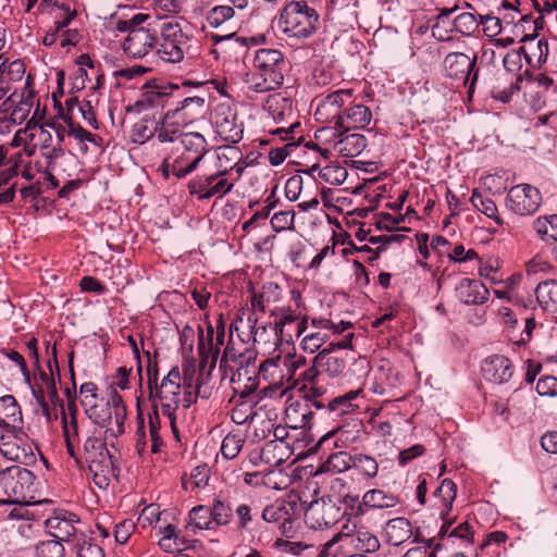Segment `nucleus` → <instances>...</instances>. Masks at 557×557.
I'll use <instances>...</instances> for the list:
<instances>
[{
  "label": "nucleus",
  "instance_id": "35",
  "mask_svg": "<svg viewBox=\"0 0 557 557\" xmlns=\"http://www.w3.org/2000/svg\"><path fill=\"white\" fill-rule=\"evenodd\" d=\"M535 296L540 307L545 311L557 312V281L546 280L537 284Z\"/></svg>",
  "mask_w": 557,
  "mask_h": 557
},
{
  "label": "nucleus",
  "instance_id": "10",
  "mask_svg": "<svg viewBox=\"0 0 557 557\" xmlns=\"http://www.w3.org/2000/svg\"><path fill=\"white\" fill-rule=\"evenodd\" d=\"M304 511V503L298 495H288L277 499L262 510V519L278 525L281 533L287 537L295 532L294 522Z\"/></svg>",
  "mask_w": 557,
  "mask_h": 557
},
{
  "label": "nucleus",
  "instance_id": "28",
  "mask_svg": "<svg viewBox=\"0 0 557 557\" xmlns=\"http://www.w3.org/2000/svg\"><path fill=\"white\" fill-rule=\"evenodd\" d=\"M178 86L170 85L169 87L145 86L136 107L146 109L153 107H164L172 96V91H178Z\"/></svg>",
  "mask_w": 557,
  "mask_h": 557
},
{
  "label": "nucleus",
  "instance_id": "20",
  "mask_svg": "<svg viewBox=\"0 0 557 557\" xmlns=\"http://www.w3.org/2000/svg\"><path fill=\"white\" fill-rule=\"evenodd\" d=\"M253 67L272 81L283 85L285 61L283 53L276 49L262 48L256 52L253 59Z\"/></svg>",
  "mask_w": 557,
  "mask_h": 557
},
{
  "label": "nucleus",
  "instance_id": "37",
  "mask_svg": "<svg viewBox=\"0 0 557 557\" xmlns=\"http://www.w3.org/2000/svg\"><path fill=\"white\" fill-rule=\"evenodd\" d=\"M533 228L545 244L557 243V214L539 216L533 222Z\"/></svg>",
  "mask_w": 557,
  "mask_h": 557
},
{
  "label": "nucleus",
  "instance_id": "49",
  "mask_svg": "<svg viewBox=\"0 0 557 557\" xmlns=\"http://www.w3.org/2000/svg\"><path fill=\"white\" fill-rule=\"evenodd\" d=\"M319 176L331 185H342L346 181L348 172L342 165L330 164L320 169Z\"/></svg>",
  "mask_w": 557,
  "mask_h": 557
},
{
  "label": "nucleus",
  "instance_id": "64",
  "mask_svg": "<svg viewBox=\"0 0 557 557\" xmlns=\"http://www.w3.org/2000/svg\"><path fill=\"white\" fill-rule=\"evenodd\" d=\"M536 392L540 396H557V377L543 375L536 383Z\"/></svg>",
  "mask_w": 557,
  "mask_h": 557
},
{
  "label": "nucleus",
  "instance_id": "40",
  "mask_svg": "<svg viewBox=\"0 0 557 557\" xmlns=\"http://www.w3.org/2000/svg\"><path fill=\"white\" fill-rule=\"evenodd\" d=\"M54 106L59 111V114L64 120V122L70 126L67 134L81 143L89 141L96 143V135L83 128L81 125H75L73 123L72 117L69 114H64L61 102L57 98V94H53Z\"/></svg>",
  "mask_w": 557,
  "mask_h": 557
},
{
  "label": "nucleus",
  "instance_id": "7",
  "mask_svg": "<svg viewBox=\"0 0 557 557\" xmlns=\"http://www.w3.org/2000/svg\"><path fill=\"white\" fill-rule=\"evenodd\" d=\"M319 15L305 1L287 3L280 15L278 27L289 38L306 39L317 30Z\"/></svg>",
  "mask_w": 557,
  "mask_h": 557
},
{
  "label": "nucleus",
  "instance_id": "38",
  "mask_svg": "<svg viewBox=\"0 0 557 557\" xmlns=\"http://www.w3.org/2000/svg\"><path fill=\"white\" fill-rule=\"evenodd\" d=\"M352 469L360 478L370 481L375 479L379 474V462L371 455L357 453L354 455Z\"/></svg>",
  "mask_w": 557,
  "mask_h": 557
},
{
  "label": "nucleus",
  "instance_id": "6",
  "mask_svg": "<svg viewBox=\"0 0 557 557\" xmlns=\"http://www.w3.org/2000/svg\"><path fill=\"white\" fill-rule=\"evenodd\" d=\"M168 145H172V151L177 154L174 168L181 176H188L205 161L208 143L200 133L181 131L180 136Z\"/></svg>",
  "mask_w": 557,
  "mask_h": 557
},
{
  "label": "nucleus",
  "instance_id": "51",
  "mask_svg": "<svg viewBox=\"0 0 557 557\" xmlns=\"http://www.w3.org/2000/svg\"><path fill=\"white\" fill-rule=\"evenodd\" d=\"M214 525H227L233 517V508L221 499H214L210 507Z\"/></svg>",
  "mask_w": 557,
  "mask_h": 557
},
{
  "label": "nucleus",
  "instance_id": "54",
  "mask_svg": "<svg viewBox=\"0 0 557 557\" xmlns=\"http://www.w3.org/2000/svg\"><path fill=\"white\" fill-rule=\"evenodd\" d=\"M388 534L395 539V543H401L410 536V522L406 518H395L388 522Z\"/></svg>",
  "mask_w": 557,
  "mask_h": 557
},
{
  "label": "nucleus",
  "instance_id": "61",
  "mask_svg": "<svg viewBox=\"0 0 557 557\" xmlns=\"http://www.w3.org/2000/svg\"><path fill=\"white\" fill-rule=\"evenodd\" d=\"M237 518V528L239 530H247L257 516V512H252V507L249 504L243 503L235 506L233 509Z\"/></svg>",
  "mask_w": 557,
  "mask_h": 557
},
{
  "label": "nucleus",
  "instance_id": "16",
  "mask_svg": "<svg viewBox=\"0 0 557 557\" xmlns=\"http://www.w3.org/2000/svg\"><path fill=\"white\" fill-rule=\"evenodd\" d=\"M476 57L471 58L463 52H450L443 60V73L446 77L467 84L471 76L469 94L473 91L478 79Z\"/></svg>",
  "mask_w": 557,
  "mask_h": 557
},
{
  "label": "nucleus",
  "instance_id": "15",
  "mask_svg": "<svg viewBox=\"0 0 557 557\" xmlns=\"http://www.w3.org/2000/svg\"><path fill=\"white\" fill-rule=\"evenodd\" d=\"M542 205L541 191L530 184L512 186L506 197V207L515 214L528 216L536 213Z\"/></svg>",
  "mask_w": 557,
  "mask_h": 557
},
{
  "label": "nucleus",
  "instance_id": "63",
  "mask_svg": "<svg viewBox=\"0 0 557 557\" xmlns=\"http://www.w3.org/2000/svg\"><path fill=\"white\" fill-rule=\"evenodd\" d=\"M357 547L367 553H373L380 548V542L375 535L367 531H359L356 535Z\"/></svg>",
  "mask_w": 557,
  "mask_h": 557
},
{
  "label": "nucleus",
  "instance_id": "53",
  "mask_svg": "<svg viewBox=\"0 0 557 557\" xmlns=\"http://www.w3.org/2000/svg\"><path fill=\"white\" fill-rule=\"evenodd\" d=\"M71 419L67 420L64 409H62V426L65 440L78 441V424L76 419V407L74 404L69 403L67 406Z\"/></svg>",
  "mask_w": 557,
  "mask_h": 557
},
{
  "label": "nucleus",
  "instance_id": "12",
  "mask_svg": "<svg viewBox=\"0 0 557 557\" xmlns=\"http://www.w3.org/2000/svg\"><path fill=\"white\" fill-rule=\"evenodd\" d=\"M0 454L8 460L24 465L35 460L33 442L21 428L7 429L0 434Z\"/></svg>",
  "mask_w": 557,
  "mask_h": 557
},
{
  "label": "nucleus",
  "instance_id": "33",
  "mask_svg": "<svg viewBox=\"0 0 557 557\" xmlns=\"http://www.w3.org/2000/svg\"><path fill=\"white\" fill-rule=\"evenodd\" d=\"M259 375H249L247 368H239L232 374L231 384L234 393L244 399L253 394L259 386Z\"/></svg>",
  "mask_w": 557,
  "mask_h": 557
},
{
  "label": "nucleus",
  "instance_id": "4",
  "mask_svg": "<svg viewBox=\"0 0 557 557\" xmlns=\"http://www.w3.org/2000/svg\"><path fill=\"white\" fill-rule=\"evenodd\" d=\"M248 8V0H226L223 4L212 7L205 15L209 27L220 30L212 34L211 40L216 45L234 38L243 22L242 12Z\"/></svg>",
  "mask_w": 557,
  "mask_h": 557
},
{
  "label": "nucleus",
  "instance_id": "47",
  "mask_svg": "<svg viewBox=\"0 0 557 557\" xmlns=\"http://www.w3.org/2000/svg\"><path fill=\"white\" fill-rule=\"evenodd\" d=\"M250 335L253 339V343H258V344L262 343L264 345L270 344L273 346L280 345L276 322L274 324L264 323V324L258 325L251 332Z\"/></svg>",
  "mask_w": 557,
  "mask_h": 557
},
{
  "label": "nucleus",
  "instance_id": "17",
  "mask_svg": "<svg viewBox=\"0 0 557 557\" xmlns=\"http://www.w3.org/2000/svg\"><path fill=\"white\" fill-rule=\"evenodd\" d=\"M351 89H338L325 96L318 104L314 116L321 123H335L336 129L343 127L344 111L342 108L350 102Z\"/></svg>",
  "mask_w": 557,
  "mask_h": 557
},
{
  "label": "nucleus",
  "instance_id": "48",
  "mask_svg": "<svg viewBox=\"0 0 557 557\" xmlns=\"http://www.w3.org/2000/svg\"><path fill=\"white\" fill-rule=\"evenodd\" d=\"M362 431V423L359 420H354L352 423H347L338 426L336 430L332 431L327 435H335L338 441H341L344 445H349L355 443Z\"/></svg>",
  "mask_w": 557,
  "mask_h": 557
},
{
  "label": "nucleus",
  "instance_id": "30",
  "mask_svg": "<svg viewBox=\"0 0 557 557\" xmlns=\"http://www.w3.org/2000/svg\"><path fill=\"white\" fill-rule=\"evenodd\" d=\"M367 147V139L362 134H344L334 141L333 149L343 157L354 158L359 156Z\"/></svg>",
  "mask_w": 557,
  "mask_h": 557
},
{
  "label": "nucleus",
  "instance_id": "57",
  "mask_svg": "<svg viewBox=\"0 0 557 557\" xmlns=\"http://www.w3.org/2000/svg\"><path fill=\"white\" fill-rule=\"evenodd\" d=\"M64 547L58 540L42 541L36 545L37 557H63Z\"/></svg>",
  "mask_w": 557,
  "mask_h": 557
},
{
  "label": "nucleus",
  "instance_id": "23",
  "mask_svg": "<svg viewBox=\"0 0 557 557\" xmlns=\"http://www.w3.org/2000/svg\"><path fill=\"white\" fill-rule=\"evenodd\" d=\"M163 116L156 121L153 119H141L134 124L132 128V139L135 144L143 145L154 136L158 141L162 145H168V141H173L172 138H162L161 132H163Z\"/></svg>",
  "mask_w": 557,
  "mask_h": 557
},
{
  "label": "nucleus",
  "instance_id": "29",
  "mask_svg": "<svg viewBox=\"0 0 557 557\" xmlns=\"http://www.w3.org/2000/svg\"><path fill=\"white\" fill-rule=\"evenodd\" d=\"M197 348L200 369H205L207 364H209L210 369L214 368L219 354L214 343V327L210 323L207 325V335L200 330Z\"/></svg>",
  "mask_w": 557,
  "mask_h": 557
},
{
  "label": "nucleus",
  "instance_id": "26",
  "mask_svg": "<svg viewBox=\"0 0 557 557\" xmlns=\"http://www.w3.org/2000/svg\"><path fill=\"white\" fill-rule=\"evenodd\" d=\"M520 51L531 67H541L547 60L548 42L539 36L524 37Z\"/></svg>",
  "mask_w": 557,
  "mask_h": 557
},
{
  "label": "nucleus",
  "instance_id": "32",
  "mask_svg": "<svg viewBox=\"0 0 557 557\" xmlns=\"http://www.w3.org/2000/svg\"><path fill=\"white\" fill-rule=\"evenodd\" d=\"M22 422V410L16 399L12 395L0 397V426L4 430L18 428L16 424Z\"/></svg>",
  "mask_w": 557,
  "mask_h": 557
},
{
  "label": "nucleus",
  "instance_id": "2",
  "mask_svg": "<svg viewBox=\"0 0 557 557\" xmlns=\"http://www.w3.org/2000/svg\"><path fill=\"white\" fill-rule=\"evenodd\" d=\"M108 438L101 432L94 431L83 445V457L92 474L94 483L102 490L109 486L111 478L119 475V469L107 447Z\"/></svg>",
  "mask_w": 557,
  "mask_h": 557
},
{
  "label": "nucleus",
  "instance_id": "22",
  "mask_svg": "<svg viewBox=\"0 0 557 557\" xmlns=\"http://www.w3.org/2000/svg\"><path fill=\"white\" fill-rule=\"evenodd\" d=\"M276 325L280 344L289 343L295 336H302L309 329L307 317H300L292 310L283 311Z\"/></svg>",
  "mask_w": 557,
  "mask_h": 557
},
{
  "label": "nucleus",
  "instance_id": "58",
  "mask_svg": "<svg viewBox=\"0 0 557 557\" xmlns=\"http://www.w3.org/2000/svg\"><path fill=\"white\" fill-rule=\"evenodd\" d=\"M479 23L472 13H461L454 18V28L462 35H471L478 28Z\"/></svg>",
  "mask_w": 557,
  "mask_h": 557
},
{
  "label": "nucleus",
  "instance_id": "52",
  "mask_svg": "<svg viewBox=\"0 0 557 557\" xmlns=\"http://www.w3.org/2000/svg\"><path fill=\"white\" fill-rule=\"evenodd\" d=\"M326 339L327 334L325 332L310 330L302 335L300 345L306 352L314 354L322 347Z\"/></svg>",
  "mask_w": 557,
  "mask_h": 557
},
{
  "label": "nucleus",
  "instance_id": "44",
  "mask_svg": "<svg viewBox=\"0 0 557 557\" xmlns=\"http://www.w3.org/2000/svg\"><path fill=\"white\" fill-rule=\"evenodd\" d=\"M214 522L210 507L198 505L189 511V527L199 530H212Z\"/></svg>",
  "mask_w": 557,
  "mask_h": 557
},
{
  "label": "nucleus",
  "instance_id": "41",
  "mask_svg": "<svg viewBox=\"0 0 557 557\" xmlns=\"http://www.w3.org/2000/svg\"><path fill=\"white\" fill-rule=\"evenodd\" d=\"M352 466L354 455H350L349 453L342 450L331 454L329 458L323 462L322 469L324 471L342 473L349 469H352Z\"/></svg>",
  "mask_w": 557,
  "mask_h": 557
},
{
  "label": "nucleus",
  "instance_id": "18",
  "mask_svg": "<svg viewBox=\"0 0 557 557\" xmlns=\"http://www.w3.org/2000/svg\"><path fill=\"white\" fill-rule=\"evenodd\" d=\"M304 503L306 523L312 529H322L335 524L341 516V508L330 497L312 500L308 506Z\"/></svg>",
  "mask_w": 557,
  "mask_h": 557
},
{
  "label": "nucleus",
  "instance_id": "1",
  "mask_svg": "<svg viewBox=\"0 0 557 557\" xmlns=\"http://www.w3.org/2000/svg\"><path fill=\"white\" fill-rule=\"evenodd\" d=\"M149 17L148 14L137 13L128 20H119L115 23V30L127 33L123 41V50L127 57L143 59L154 52L159 41V32L150 25H144Z\"/></svg>",
  "mask_w": 557,
  "mask_h": 557
},
{
  "label": "nucleus",
  "instance_id": "25",
  "mask_svg": "<svg viewBox=\"0 0 557 557\" xmlns=\"http://www.w3.org/2000/svg\"><path fill=\"white\" fill-rule=\"evenodd\" d=\"M76 522H78L76 515L64 512L48 518L46 528L54 540L60 543L69 542L76 534Z\"/></svg>",
  "mask_w": 557,
  "mask_h": 557
},
{
  "label": "nucleus",
  "instance_id": "50",
  "mask_svg": "<svg viewBox=\"0 0 557 557\" xmlns=\"http://www.w3.org/2000/svg\"><path fill=\"white\" fill-rule=\"evenodd\" d=\"M209 481V469L206 465L194 468L188 479L183 478L182 485L185 490L203 487Z\"/></svg>",
  "mask_w": 557,
  "mask_h": 557
},
{
  "label": "nucleus",
  "instance_id": "56",
  "mask_svg": "<svg viewBox=\"0 0 557 557\" xmlns=\"http://www.w3.org/2000/svg\"><path fill=\"white\" fill-rule=\"evenodd\" d=\"M295 212L293 210L278 211L271 218V226L276 233L294 230Z\"/></svg>",
  "mask_w": 557,
  "mask_h": 557
},
{
  "label": "nucleus",
  "instance_id": "31",
  "mask_svg": "<svg viewBox=\"0 0 557 557\" xmlns=\"http://www.w3.org/2000/svg\"><path fill=\"white\" fill-rule=\"evenodd\" d=\"M372 119L370 109L363 104H354L344 111L341 132L348 133L352 128H364Z\"/></svg>",
  "mask_w": 557,
  "mask_h": 557
},
{
  "label": "nucleus",
  "instance_id": "3",
  "mask_svg": "<svg viewBox=\"0 0 557 557\" xmlns=\"http://www.w3.org/2000/svg\"><path fill=\"white\" fill-rule=\"evenodd\" d=\"M84 410L94 424L103 429L106 437L116 438L124 433L126 407L116 392L107 401L101 399L92 405L86 401Z\"/></svg>",
  "mask_w": 557,
  "mask_h": 557
},
{
  "label": "nucleus",
  "instance_id": "5",
  "mask_svg": "<svg viewBox=\"0 0 557 557\" xmlns=\"http://www.w3.org/2000/svg\"><path fill=\"white\" fill-rule=\"evenodd\" d=\"M148 387L152 393V387L157 388L158 398L160 400L161 412L168 418L169 424L176 435L178 433L176 426V410L180 406V392H181V372L178 367H173L168 375H165L160 385L158 386V370L154 366L153 370L148 364Z\"/></svg>",
  "mask_w": 557,
  "mask_h": 557
},
{
  "label": "nucleus",
  "instance_id": "21",
  "mask_svg": "<svg viewBox=\"0 0 557 557\" xmlns=\"http://www.w3.org/2000/svg\"><path fill=\"white\" fill-rule=\"evenodd\" d=\"M481 371L486 381L502 385L511 380L515 373V367L506 356L493 355L483 361Z\"/></svg>",
  "mask_w": 557,
  "mask_h": 557
},
{
  "label": "nucleus",
  "instance_id": "19",
  "mask_svg": "<svg viewBox=\"0 0 557 557\" xmlns=\"http://www.w3.org/2000/svg\"><path fill=\"white\" fill-rule=\"evenodd\" d=\"M352 337V333L347 334L342 341L331 343L314 357V364H318L320 372L331 377H337L344 372L346 360L338 356L336 350L351 348Z\"/></svg>",
  "mask_w": 557,
  "mask_h": 557
},
{
  "label": "nucleus",
  "instance_id": "27",
  "mask_svg": "<svg viewBox=\"0 0 557 557\" xmlns=\"http://www.w3.org/2000/svg\"><path fill=\"white\" fill-rule=\"evenodd\" d=\"M457 494V486L456 484L449 480L444 479L441 483V485L435 490L434 497L438 498L442 503L443 509L440 512L441 518L444 521V524L442 525L440 530V535L444 536V534L447 532L448 527L453 523V519L448 518L449 511L453 508V504L455 502Z\"/></svg>",
  "mask_w": 557,
  "mask_h": 557
},
{
  "label": "nucleus",
  "instance_id": "39",
  "mask_svg": "<svg viewBox=\"0 0 557 557\" xmlns=\"http://www.w3.org/2000/svg\"><path fill=\"white\" fill-rule=\"evenodd\" d=\"M470 201L476 210L484 213L487 218L494 220L497 225L502 226L504 224V221L498 214L497 207L493 199L488 197H483L482 194L474 190L472 193Z\"/></svg>",
  "mask_w": 557,
  "mask_h": 557
},
{
  "label": "nucleus",
  "instance_id": "60",
  "mask_svg": "<svg viewBox=\"0 0 557 557\" xmlns=\"http://www.w3.org/2000/svg\"><path fill=\"white\" fill-rule=\"evenodd\" d=\"M261 484L268 488L281 491L287 486V478L280 470L261 472Z\"/></svg>",
  "mask_w": 557,
  "mask_h": 557
},
{
  "label": "nucleus",
  "instance_id": "11",
  "mask_svg": "<svg viewBox=\"0 0 557 557\" xmlns=\"http://www.w3.org/2000/svg\"><path fill=\"white\" fill-rule=\"evenodd\" d=\"M187 46L188 36L180 24L169 22L162 24L154 52L164 62L178 63L183 61Z\"/></svg>",
  "mask_w": 557,
  "mask_h": 557
},
{
  "label": "nucleus",
  "instance_id": "43",
  "mask_svg": "<svg viewBox=\"0 0 557 557\" xmlns=\"http://www.w3.org/2000/svg\"><path fill=\"white\" fill-rule=\"evenodd\" d=\"M361 393L360 389L358 391H350L344 395L337 396L327 403V409L330 412H334L336 416H342L345 413H348L357 408L352 404V400L356 399L359 394Z\"/></svg>",
  "mask_w": 557,
  "mask_h": 557
},
{
  "label": "nucleus",
  "instance_id": "55",
  "mask_svg": "<svg viewBox=\"0 0 557 557\" xmlns=\"http://www.w3.org/2000/svg\"><path fill=\"white\" fill-rule=\"evenodd\" d=\"M7 61L0 64V74L12 84L21 82L25 75V65L21 60H14L5 65Z\"/></svg>",
  "mask_w": 557,
  "mask_h": 557
},
{
  "label": "nucleus",
  "instance_id": "8",
  "mask_svg": "<svg viewBox=\"0 0 557 557\" xmlns=\"http://www.w3.org/2000/svg\"><path fill=\"white\" fill-rule=\"evenodd\" d=\"M34 480V473L25 468L0 466V491L7 496L5 499H0V505H29L28 497Z\"/></svg>",
  "mask_w": 557,
  "mask_h": 557
},
{
  "label": "nucleus",
  "instance_id": "36",
  "mask_svg": "<svg viewBox=\"0 0 557 557\" xmlns=\"http://www.w3.org/2000/svg\"><path fill=\"white\" fill-rule=\"evenodd\" d=\"M243 153L236 146L226 145L220 147L216 153V170L226 175L242 161Z\"/></svg>",
  "mask_w": 557,
  "mask_h": 557
},
{
  "label": "nucleus",
  "instance_id": "62",
  "mask_svg": "<svg viewBox=\"0 0 557 557\" xmlns=\"http://www.w3.org/2000/svg\"><path fill=\"white\" fill-rule=\"evenodd\" d=\"M159 546L166 553H180L187 548V541L177 535L170 537V535H162L159 540Z\"/></svg>",
  "mask_w": 557,
  "mask_h": 557
},
{
  "label": "nucleus",
  "instance_id": "46",
  "mask_svg": "<svg viewBox=\"0 0 557 557\" xmlns=\"http://www.w3.org/2000/svg\"><path fill=\"white\" fill-rule=\"evenodd\" d=\"M245 436L239 432H230L222 441L221 453L225 459H234L243 449Z\"/></svg>",
  "mask_w": 557,
  "mask_h": 557
},
{
  "label": "nucleus",
  "instance_id": "13",
  "mask_svg": "<svg viewBox=\"0 0 557 557\" xmlns=\"http://www.w3.org/2000/svg\"><path fill=\"white\" fill-rule=\"evenodd\" d=\"M233 187L234 183L230 182L223 174H220L218 170L197 175L187 184L189 194L196 196L200 201L213 197L222 198L228 194Z\"/></svg>",
  "mask_w": 557,
  "mask_h": 557
},
{
  "label": "nucleus",
  "instance_id": "45",
  "mask_svg": "<svg viewBox=\"0 0 557 557\" xmlns=\"http://www.w3.org/2000/svg\"><path fill=\"white\" fill-rule=\"evenodd\" d=\"M246 83L250 90H253V91L260 92V94L275 90L276 88H278L281 86L278 83H276L274 81H272L270 83L269 77L263 75L262 72L256 70L255 67H253L252 72L247 74Z\"/></svg>",
  "mask_w": 557,
  "mask_h": 557
},
{
  "label": "nucleus",
  "instance_id": "9",
  "mask_svg": "<svg viewBox=\"0 0 557 557\" xmlns=\"http://www.w3.org/2000/svg\"><path fill=\"white\" fill-rule=\"evenodd\" d=\"M205 106V99L198 96L186 97L177 102L174 109L168 110L163 114V132L162 138H172L174 140L180 136L181 131H184L191 124L198 115L201 114Z\"/></svg>",
  "mask_w": 557,
  "mask_h": 557
},
{
  "label": "nucleus",
  "instance_id": "34",
  "mask_svg": "<svg viewBox=\"0 0 557 557\" xmlns=\"http://www.w3.org/2000/svg\"><path fill=\"white\" fill-rule=\"evenodd\" d=\"M399 503L398 496L381 488L368 490L362 496V505L371 509H389Z\"/></svg>",
  "mask_w": 557,
  "mask_h": 557
},
{
  "label": "nucleus",
  "instance_id": "59",
  "mask_svg": "<svg viewBox=\"0 0 557 557\" xmlns=\"http://www.w3.org/2000/svg\"><path fill=\"white\" fill-rule=\"evenodd\" d=\"M255 417L252 405L245 400L236 404L231 413L232 421L239 425L249 420L253 421Z\"/></svg>",
  "mask_w": 557,
  "mask_h": 557
},
{
  "label": "nucleus",
  "instance_id": "24",
  "mask_svg": "<svg viewBox=\"0 0 557 557\" xmlns=\"http://www.w3.org/2000/svg\"><path fill=\"white\" fill-rule=\"evenodd\" d=\"M456 294L465 305H483L487 301L490 292L479 280L465 277L456 286Z\"/></svg>",
  "mask_w": 557,
  "mask_h": 557
},
{
  "label": "nucleus",
  "instance_id": "42",
  "mask_svg": "<svg viewBox=\"0 0 557 557\" xmlns=\"http://www.w3.org/2000/svg\"><path fill=\"white\" fill-rule=\"evenodd\" d=\"M280 288L276 284H268L263 286V290L261 293H253L251 296V308L256 312L264 313L267 310L268 304L273 300L275 301L278 298Z\"/></svg>",
  "mask_w": 557,
  "mask_h": 557
},
{
  "label": "nucleus",
  "instance_id": "14",
  "mask_svg": "<svg viewBox=\"0 0 557 557\" xmlns=\"http://www.w3.org/2000/svg\"><path fill=\"white\" fill-rule=\"evenodd\" d=\"M212 121L222 140L237 144L243 139L244 122L239 120L236 108L228 103H219L214 109Z\"/></svg>",
  "mask_w": 557,
  "mask_h": 557
}]
</instances>
